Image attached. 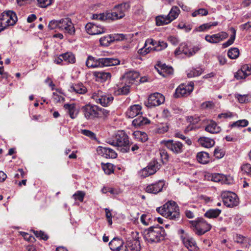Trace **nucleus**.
<instances>
[{"instance_id":"nucleus-11","label":"nucleus","mask_w":251,"mask_h":251,"mask_svg":"<svg viewBox=\"0 0 251 251\" xmlns=\"http://www.w3.org/2000/svg\"><path fill=\"white\" fill-rule=\"evenodd\" d=\"M165 101L164 96L159 93H155L149 97L148 100L145 101V105L148 107L160 105Z\"/></svg>"},{"instance_id":"nucleus-31","label":"nucleus","mask_w":251,"mask_h":251,"mask_svg":"<svg viewBox=\"0 0 251 251\" xmlns=\"http://www.w3.org/2000/svg\"><path fill=\"white\" fill-rule=\"evenodd\" d=\"M158 66L160 68V70L156 68L157 72L159 74L162 75L164 76L165 75L164 73H166V74L168 75H171L173 73V69L172 67H168L165 64H162L161 66H159L158 65Z\"/></svg>"},{"instance_id":"nucleus-53","label":"nucleus","mask_w":251,"mask_h":251,"mask_svg":"<svg viewBox=\"0 0 251 251\" xmlns=\"http://www.w3.org/2000/svg\"><path fill=\"white\" fill-rule=\"evenodd\" d=\"M175 135L176 137H177V138H180V139H181L184 140L185 141V143L187 145H191V144H192L191 140L189 138L185 137L180 132H176L175 133Z\"/></svg>"},{"instance_id":"nucleus-38","label":"nucleus","mask_w":251,"mask_h":251,"mask_svg":"<svg viewBox=\"0 0 251 251\" xmlns=\"http://www.w3.org/2000/svg\"><path fill=\"white\" fill-rule=\"evenodd\" d=\"M115 40V38L110 35L103 36L100 39V44L102 46H108L110 44Z\"/></svg>"},{"instance_id":"nucleus-54","label":"nucleus","mask_w":251,"mask_h":251,"mask_svg":"<svg viewBox=\"0 0 251 251\" xmlns=\"http://www.w3.org/2000/svg\"><path fill=\"white\" fill-rule=\"evenodd\" d=\"M81 133L84 135L91 139H96V134L92 131L87 129H82L81 130Z\"/></svg>"},{"instance_id":"nucleus-44","label":"nucleus","mask_w":251,"mask_h":251,"mask_svg":"<svg viewBox=\"0 0 251 251\" xmlns=\"http://www.w3.org/2000/svg\"><path fill=\"white\" fill-rule=\"evenodd\" d=\"M235 98L238 100L239 102L244 103L250 102L251 97L249 95H242L239 94H235Z\"/></svg>"},{"instance_id":"nucleus-21","label":"nucleus","mask_w":251,"mask_h":251,"mask_svg":"<svg viewBox=\"0 0 251 251\" xmlns=\"http://www.w3.org/2000/svg\"><path fill=\"white\" fill-rule=\"evenodd\" d=\"M181 239L184 245L190 250H195L196 248V243L195 240L186 234L181 235Z\"/></svg>"},{"instance_id":"nucleus-26","label":"nucleus","mask_w":251,"mask_h":251,"mask_svg":"<svg viewBox=\"0 0 251 251\" xmlns=\"http://www.w3.org/2000/svg\"><path fill=\"white\" fill-rule=\"evenodd\" d=\"M150 121L146 117L139 116L132 121V125L138 128L150 124Z\"/></svg>"},{"instance_id":"nucleus-34","label":"nucleus","mask_w":251,"mask_h":251,"mask_svg":"<svg viewBox=\"0 0 251 251\" xmlns=\"http://www.w3.org/2000/svg\"><path fill=\"white\" fill-rule=\"evenodd\" d=\"M156 25L157 26H161L164 25H167L171 22L170 20L167 16L160 15L157 16L155 19Z\"/></svg>"},{"instance_id":"nucleus-5","label":"nucleus","mask_w":251,"mask_h":251,"mask_svg":"<svg viewBox=\"0 0 251 251\" xmlns=\"http://www.w3.org/2000/svg\"><path fill=\"white\" fill-rule=\"evenodd\" d=\"M164 209H166L167 218L174 221L180 219V213L179 207L174 201H169L164 204Z\"/></svg>"},{"instance_id":"nucleus-6","label":"nucleus","mask_w":251,"mask_h":251,"mask_svg":"<svg viewBox=\"0 0 251 251\" xmlns=\"http://www.w3.org/2000/svg\"><path fill=\"white\" fill-rule=\"evenodd\" d=\"M91 98L97 103H100L103 106H107L109 105L114 100L113 97L108 94H106L101 91H98L97 92H94Z\"/></svg>"},{"instance_id":"nucleus-52","label":"nucleus","mask_w":251,"mask_h":251,"mask_svg":"<svg viewBox=\"0 0 251 251\" xmlns=\"http://www.w3.org/2000/svg\"><path fill=\"white\" fill-rule=\"evenodd\" d=\"M167 47V43L164 41H158L157 46L153 47V49L156 51H160L165 49Z\"/></svg>"},{"instance_id":"nucleus-36","label":"nucleus","mask_w":251,"mask_h":251,"mask_svg":"<svg viewBox=\"0 0 251 251\" xmlns=\"http://www.w3.org/2000/svg\"><path fill=\"white\" fill-rule=\"evenodd\" d=\"M133 135L135 138L142 142H145L148 139L147 134L144 132L137 130L133 132Z\"/></svg>"},{"instance_id":"nucleus-3","label":"nucleus","mask_w":251,"mask_h":251,"mask_svg":"<svg viewBox=\"0 0 251 251\" xmlns=\"http://www.w3.org/2000/svg\"><path fill=\"white\" fill-rule=\"evenodd\" d=\"M166 232L163 227L151 226L144 231V238L149 243H158L164 240Z\"/></svg>"},{"instance_id":"nucleus-33","label":"nucleus","mask_w":251,"mask_h":251,"mask_svg":"<svg viewBox=\"0 0 251 251\" xmlns=\"http://www.w3.org/2000/svg\"><path fill=\"white\" fill-rule=\"evenodd\" d=\"M101 151L106 158H115L117 156V154L115 151L109 148H102Z\"/></svg>"},{"instance_id":"nucleus-10","label":"nucleus","mask_w":251,"mask_h":251,"mask_svg":"<svg viewBox=\"0 0 251 251\" xmlns=\"http://www.w3.org/2000/svg\"><path fill=\"white\" fill-rule=\"evenodd\" d=\"M194 83L191 81L187 84H181L176 89L174 97L176 98L187 97L194 90Z\"/></svg>"},{"instance_id":"nucleus-15","label":"nucleus","mask_w":251,"mask_h":251,"mask_svg":"<svg viewBox=\"0 0 251 251\" xmlns=\"http://www.w3.org/2000/svg\"><path fill=\"white\" fill-rule=\"evenodd\" d=\"M87 32L90 35H97L104 33L106 29L103 26L97 25L96 24L89 23L85 25Z\"/></svg>"},{"instance_id":"nucleus-29","label":"nucleus","mask_w":251,"mask_h":251,"mask_svg":"<svg viewBox=\"0 0 251 251\" xmlns=\"http://www.w3.org/2000/svg\"><path fill=\"white\" fill-rule=\"evenodd\" d=\"M211 180L214 182H221L222 183H229L226 176L220 174L216 173L213 174L211 177Z\"/></svg>"},{"instance_id":"nucleus-2","label":"nucleus","mask_w":251,"mask_h":251,"mask_svg":"<svg viewBox=\"0 0 251 251\" xmlns=\"http://www.w3.org/2000/svg\"><path fill=\"white\" fill-rule=\"evenodd\" d=\"M85 64L88 68H94L117 65L120 64V61L117 58H96L92 55H89L86 59Z\"/></svg>"},{"instance_id":"nucleus-32","label":"nucleus","mask_w":251,"mask_h":251,"mask_svg":"<svg viewBox=\"0 0 251 251\" xmlns=\"http://www.w3.org/2000/svg\"><path fill=\"white\" fill-rule=\"evenodd\" d=\"M221 213V210L219 209H210L204 213V216L210 219L216 218L219 216Z\"/></svg>"},{"instance_id":"nucleus-46","label":"nucleus","mask_w":251,"mask_h":251,"mask_svg":"<svg viewBox=\"0 0 251 251\" xmlns=\"http://www.w3.org/2000/svg\"><path fill=\"white\" fill-rule=\"evenodd\" d=\"M102 168L104 173L107 175H110L113 173V166L111 163H101Z\"/></svg>"},{"instance_id":"nucleus-40","label":"nucleus","mask_w":251,"mask_h":251,"mask_svg":"<svg viewBox=\"0 0 251 251\" xmlns=\"http://www.w3.org/2000/svg\"><path fill=\"white\" fill-rule=\"evenodd\" d=\"M95 75L98 78L100 79L102 81H106L111 77V74L110 73L102 71L95 72Z\"/></svg>"},{"instance_id":"nucleus-9","label":"nucleus","mask_w":251,"mask_h":251,"mask_svg":"<svg viewBox=\"0 0 251 251\" xmlns=\"http://www.w3.org/2000/svg\"><path fill=\"white\" fill-rule=\"evenodd\" d=\"M192 224L195 227V233L198 235L204 234L211 228V226L201 218H198L196 221H192Z\"/></svg>"},{"instance_id":"nucleus-56","label":"nucleus","mask_w":251,"mask_h":251,"mask_svg":"<svg viewBox=\"0 0 251 251\" xmlns=\"http://www.w3.org/2000/svg\"><path fill=\"white\" fill-rule=\"evenodd\" d=\"M140 220L143 224L145 226H148L150 224V221L151 220L150 215L143 214L141 217Z\"/></svg>"},{"instance_id":"nucleus-7","label":"nucleus","mask_w":251,"mask_h":251,"mask_svg":"<svg viewBox=\"0 0 251 251\" xmlns=\"http://www.w3.org/2000/svg\"><path fill=\"white\" fill-rule=\"evenodd\" d=\"M160 168V164L156 160H153L149 163L145 168L138 172V175L141 178H145L150 176L154 175Z\"/></svg>"},{"instance_id":"nucleus-50","label":"nucleus","mask_w":251,"mask_h":251,"mask_svg":"<svg viewBox=\"0 0 251 251\" xmlns=\"http://www.w3.org/2000/svg\"><path fill=\"white\" fill-rule=\"evenodd\" d=\"M247 76L241 68L234 74L235 78L238 80L245 79Z\"/></svg>"},{"instance_id":"nucleus-59","label":"nucleus","mask_w":251,"mask_h":251,"mask_svg":"<svg viewBox=\"0 0 251 251\" xmlns=\"http://www.w3.org/2000/svg\"><path fill=\"white\" fill-rule=\"evenodd\" d=\"M99 118H101L102 116L107 117L110 111L104 108H102L98 106Z\"/></svg>"},{"instance_id":"nucleus-25","label":"nucleus","mask_w":251,"mask_h":251,"mask_svg":"<svg viewBox=\"0 0 251 251\" xmlns=\"http://www.w3.org/2000/svg\"><path fill=\"white\" fill-rule=\"evenodd\" d=\"M141 108L138 104L131 106L126 112V116L130 118L138 116L141 113Z\"/></svg>"},{"instance_id":"nucleus-30","label":"nucleus","mask_w":251,"mask_h":251,"mask_svg":"<svg viewBox=\"0 0 251 251\" xmlns=\"http://www.w3.org/2000/svg\"><path fill=\"white\" fill-rule=\"evenodd\" d=\"M198 161L201 164H206L209 161V154L205 151L198 152L197 155Z\"/></svg>"},{"instance_id":"nucleus-22","label":"nucleus","mask_w":251,"mask_h":251,"mask_svg":"<svg viewBox=\"0 0 251 251\" xmlns=\"http://www.w3.org/2000/svg\"><path fill=\"white\" fill-rule=\"evenodd\" d=\"M138 237L128 239L126 242L127 248H129L131 251H139L141 249L140 243Z\"/></svg>"},{"instance_id":"nucleus-1","label":"nucleus","mask_w":251,"mask_h":251,"mask_svg":"<svg viewBox=\"0 0 251 251\" xmlns=\"http://www.w3.org/2000/svg\"><path fill=\"white\" fill-rule=\"evenodd\" d=\"M109 144L117 147L122 152H128L130 150V146L128 135L124 131H118L112 140L108 142Z\"/></svg>"},{"instance_id":"nucleus-60","label":"nucleus","mask_w":251,"mask_h":251,"mask_svg":"<svg viewBox=\"0 0 251 251\" xmlns=\"http://www.w3.org/2000/svg\"><path fill=\"white\" fill-rule=\"evenodd\" d=\"M107 15V20H115L120 19L117 14L114 12L113 10L111 12H106Z\"/></svg>"},{"instance_id":"nucleus-43","label":"nucleus","mask_w":251,"mask_h":251,"mask_svg":"<svg viewBox=\"0 0 251 251\" xmlns=\"http://www.w3.org/2000/svg\"><path fill=\"white\" fill-rule=\"evenodd\" d=\"M239 50L237 48H232L227 52L228 57L231 59H235L239 56Z\"/></svg>"},{"instance_id":"nucleus-55","label":"nucleus","mask_w":251,"mask_h":251,"mask_svg":"<svg viewBox=\"0 0 251 251\" xmlns=\"http://www.w3.org/2000/svg\"><path fill=\"white\" fill-rule=\"evenodd\" d=\"M38 6L45 8L50 5L51 3V0H37Z\"/></svg>"},{"instance_id":"nucleus-39","label":"nucleus","mask_w":251,"mask_h":251,"mask_svg":"<svg viewBox=\"0 0 251 251\" xmlns=\"http://www.w3.org/2000/svg\"><path fill=\"white\" fill-rule=\"evenodd\" d=\"M230 30L231 31L232 34L231 35L230 38L226 42L223 44L222 46L224 48H227L232 45L235 40L236 30L234 27H231L230 28Z\"/></svg>"},{"instance_id":"nucleus-37","label":"nucleus","mask_w":251,"mask_h":251,"mask_svg":"<svg viewBox=\"0 0 251 251\" xmlns=\"http://www.w3.org/2000/svg\"><path fill=\"white\" fill-rule=\"evenodd\" d=\"M61 56L64 61L67 63H75V55L72 52H67L65 53L61 54Z\"/></svg>"},{"instance_id":"nucleus-19","label":"nucleus","mask_w":251,"mask_h":251,"mask_svg":"<svg viewBox=\"0 0 251 251\" xmlns=\"http://www.w3.org/2000/svg\"><path fill=\"white\" fill-rule=\"evenodd\" d=\"M165 185V182L163 180H159L154 183L148 185L146 188V191L149 193L156 194L162 191Z\"/></svg>"},{"instance_id":"nucleus-28","label":"nucleus","mask_w":251,"mask_h":251,"mask_svg":"<svg viewBox=\"0 0 251 251\" xmlns=\"http://www.w3.org/2000/svg\"><path fill=\"white\" fill-rule=\"evenodd\" d=\"M206 131L210 133H217L221 131L220 126H217V124L214 121H211L205 128Z\"/></svg>"},{"instance_id":"nucleus-63","label":"nucleus","mask_w":251,"mask_h":251,"mask_svg":"<svg viewBox=\"0 0 251 251\" xmlns=\"http://www.w3.org/2000/svg\"><path fill=\"white\" fill-rule=\"evenodd\" d=\"M248 76L251 75V64H244L241 67Z\"/></svg>"},{"instance_id":"nucleus-61","label":"nucleus","mask_w":251,"mask_h":251,"mask_svg":"<svg viewBox=\"0 0 251 251\" xmlns=\"http://www.w3.org/2000/svg\"><path fill=\"white\" fill-rule=\"evenodd\" d=\"M233 116V114L231 112H226L221 113L218 115V119H226L228 118H231Z\"/></svg>"},{"instance_id":"nucleus-4","label":"nucleus","mask_w":251,"mask_h":251,"mask_svg":"<svg viewBox=\"0 0 251 251\" xmlns=\"http://www.w3.org/2000/svg\"><path fill=\"white\" fill-rule=\"evenodd\" d=\"M80 112L87 120L93 121L99 118L98 106L87 104L81 106Z\"/></svg>"},{"instance_id":"nucleus-17","label":"nucleus","mask_w":251,"mask_h":251,"mask_svg":"<svg viewBox=\"0 0 251 251\" xmlns=\"http://www.w3.org/2000/svg\"><path fill=\"white\" fill-rule=\"evenodd\" d=\"M227 37L228 34L226 32L222 31L211 35H206L205 36V39L209 43L216 44L226 39Z\"/></svg>"},{"instance_id":"nucleus-16","label":"nucleus","mask_w":251,"mask_h":251,"mask_svg":"<svg viewBox=\"0 0 251 251\" xmlns=\"http://www.w3.org/2000/svg\"><path fill=\"white\" fill-rule=\"evenodd\" d=\"M130 85L126 82H123L121 79V82L118 84L114 88V94L116 96L127 95L130 92Z\"/></svg>"},{"instance_id":"nucleus-41","label":"nucleus","mask_w":251,"mask_h":251,"mask_svg":"<svg viewBox=\"0 0 251 251\" xmlns=\"http://www.w3.org/2000/svg\"><path fill=\"white\" fill-rule=\"evenodd\" d=\"M179 13L180 10L179 8L176 6H173L167 16L171 20L172 22L178 17Z\"/></svg>"},{"instance_id":"nucleus-51","label":"nucleus","mask_w":251,"mask_h":251,"mask_svg":"<svg viewBox=\"0 0 251 251\" xmlns=\"http://www.w3.org/2000/svg\"><path fill=\"white\" fill-rule=\"evenodd\" d=\"M59 20H51L50 22L48 28L50 29H59Z\"/></svg>"},{"instance_id":"nucleus-12","label":"nucleus","mask_w":251,"mask_h":251,"mask_svg":"<svg viewBox=\"0 0 251 251\" xmlns=\"http://www.w3.org/2000/svg\"><path fill=\"white\" fill-rule=\"evenodd\" d=\"M221 197L224 204L227 207H234L238 203L237 196L234 193L224 192L222 193Z\"/></svg>"},{"instance_id":"nucleus-14","label":"nucleus","mask_w":251,"mask_h":251,"mask_svg":"<svg viewBox=\"0 0 251 251\" xmlns=\"http://www.w3.org/2000/svg\"><path fill=\"white\" fill-rule=\"evenodd\" d=\"M59 29L70 35H72L75 33L74 25L71 19L69 18L62 19L59 20Z\"/></svg>"},{"instance_id":"nucleus-18","label":"nucleus","mask_w":251,"mask_h":251,"mask_svg":"<svg viewBox=\"0 0 251 251\" xmlns=\"http://www.w3.org/2000/svg\"><path fill=\"white\" fill-rule=\"evenodd\" d=\"M139 77V73L134 71H129L126 73L122 77L123 82H126L130 86L135 83L138 82L136 80Z\"/></svg>"},{"instance_id":"nucleus-64","label":"nucleus","mask_w":251,"mask_h":251,"mask_svg":"<svg viewBox=\"0 0 251 251\" xmlns=\"http://www.w3.org/2000/svg\"><path fill=\"white\" fill-rule=\"evenodd\" d=\"M160 154L162 161L167 162L169 159V154L165 150H160Z\"/></svg>"},{"instance_id":"nucleus-58","label":"nucleus","mask_w":251,"mask_h":251,"mask_svg":"<svg viewBox=\"0 0 251 251\" xmlns=\"http://www.w3.org/2000/svg\"><path fill=\"white\" fill-rule=\"evenodd\" d=\"M169 129V125L167 124H162L157 128V132L163 134L166 132Z\"/></svg>"},{"instance_id":"nucleus-27","label":"nucleus","mask_w":251,"mask_h":251,"mask_svg":"<svg viewBox=\"0 0 251 251\" xmlns=\"http://www.w3.org/2000/svg\"><path fill=\"white\" fill-rule=\"evenodd\" d=\"M124 244V241L119 238H114L109 243L110 249L112 251H118L119 247Z\"/></svg>"},{"instance_id":"nucleus-23","label":"nucleus","mask_w":251,"mask_h":251,"mask_svg":"<svg viewBox=\"0 0 251 251\" xmlns=\"http://www.w3.org/2000/svg\"><path fill=\"white\" fill-rule=\"evenodd\" d=\"M64 108L69 114L70 118L72 119H75L78 114V111L76 108L75 103H66L64 105Z\"/></svg>"},{"instance_id":"nucleus-47","label":"nucleus","mask_w":251,"mask_h":251,"mask_svg":"<svg viewBox=\"0 0 251 251\" xmlns=\"http://www.w3.org/2000/svg\"><path fill=\"white\" fill-rule=\"evenodd\" d=\"M208 11L205 8H200L195 10L192 13V16L195 17L198 15L206 16L208 14Z\"/></svg>"},{"instance_id":"nucleus-42","label":"nucleus","mask_w":251,"mask_h":251,"mask_svg":"<svg viewBox=\"0 0 251 251\" xmlns=\"http://www.w3.org/2000/svg\"><path fill=\"white\" fill-rule=\"evenodd\" d=\"M203 72V70L201 68H193L187 73L188 77H193L199 76Z\"/></svg>"},{"instance_id":"nucleus-35","label":"nucleus","mask_w":251,"mask_h":251,"mask_svg":"<svg viewBox=\"0 0 251 251\" xmlns=\"http://www.w3.org/2000/svg\"><path fill=\"white\" fill-rule=\"evenodd\" d=\"M199 142L202 146L207 148L212 147L214 144V140L205 137L200 138Z\"/></svg>"},{"instance_id":"nucleus-49","label":"nucleus","mask_w":251,"mask_h":251,"mask_svg":"<svg viewBox=\"0 0 251 251\" xmlns=\"http://www.w3.org/2000/svg\"><path fill=\"white\" fill-rule=\"evenodd\" d=\"M152 50H155L153 49V47H151V46H145V44L143 48L139 50L138 53L144 55H146L147 53H149Z\"/></svg>"},{"instance_id":"nucleus-13","label":"nucleus","mask_w":251,"mask_h":251,"mask_svg":"<svg viewBox=\"0 0 251 251\" xmlns=\"http://www.w3.org/2000/svg\"><path fill=\"white\" fill-rule=\"evenodd\" d=\"M0 20L4 23V26L13 25L17 21V17L15 12L12 11L3 12L0 16Z\"/></svg>"},{"instance_id":"nucleus-57","label":"nucleus","mask_w":251,"mask_h":251,"mask_svg":"<svg viewBox=\"0 0 251 251\" xmlns=\"http://www.w3.org/2000/svg\"><path fill=\"white\" fill-rule=\"evenodd\" d=\"M34 233L37 237L40 238L45 241L47 240L49 238L48 236L42 231H34Z\"/></svg>"},{"instance_id":"nucleus-62","label":"nucleus","mask_w":251,"mask_h":251,"mask_svg":"<svg viewBox=\"0 0 251 251\" xmlns=\"http://www.w3.org/2000/svg\"><path fill=\"white\" fill-rule=\"evenodd\" d=\"M177 27L179 29H184L185 32H189L192 29V25H186L183 23H179Z\"/></svg>"},{"instance_id":"nucleus-8","label":"nucleus","mask_w":251,"mask_h":251,"mask_svg":"<svg viewBox=\"0 0 251 251\" xmlns=\"http://www.w3.org/2000/svg\"><path fill=\"white\" fill-rule=\"evenodd\" d=\"M160 144L175 154L181 153L184 151V145L179 141L164 140L161 141Z\"/></svg>"},{"instance_id":"nucleus-20","label":"nucleus","mask_w":251,"mask_h":251,"mask_svg":"<svg viewBox=\"0 0 251 251\" xmlns=\"http://www.w3.org/2000/svg\"><path fill=\"white\" fill-rule=\"evenodd\" d=\"M130 8V4L128 2H124L115 5L113 8L114 12L118 14L120 19L125 16V13Z\"/></svg>"},{"instance_id":"nucleus-48","label":"nucleus","mask_w":251,"mask_h":251,"mask_svg":"<svg viewBox=\"0 0 251 251\" xmlns=\"http://www.w3.org/2000/svg\"><path fill=\"white\" fill-rule=\"evenodd\" d=\"M92 19L94 20H98L101 21H106L107 20L106 13L93 14Z\"/></svg>"},{"instance_id":"nucleus-24","label":"nucleus","mask_w":251,"mask_h":251,"mask_svg":"<svg viewBox=\"0 0 251 251\" xmlns=\"http://www.w3.org/2000/svg\"><path fill=\"white\" fill-rule=\"evenodd\" d=\"M70 91L76 94H84L87 92V89L82 83H78L72 84L70 86Z\"/></svg>"},{"instance_id":"nucleus-45","label":"nucleus","mask_w":251,"mask_h":251,"mask_svg":"<svg viewBox=\"0 0 251 251\" xmlns=\"http://www.w3.org/2000/svg\"><path fill=\"white\" fill-rule=\"evenodd\" d=\"M85 196V193L82 191H77L73 195V198L75 201L82 202Z\"/></svg>"}]
</instances>
